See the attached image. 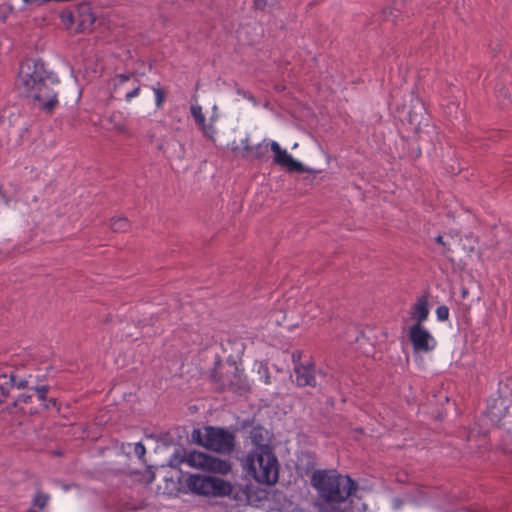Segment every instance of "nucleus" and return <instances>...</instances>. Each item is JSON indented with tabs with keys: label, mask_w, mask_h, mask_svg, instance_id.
I'll list each match as a JSON object with an SVG mask.
<instances>
[{
	"label": "nucleus",
	"mask_w": 512,
	"mask_h": 512,
	"mask_svg": "<svg viewBox=\"0 0 512 512\" xmlns=\"http://www.w3.org/2000/svg\"><path fill=\"white\" fill-rule=\"evenodd\" d=\"M57 76L46 69L40 59H26L20 65L16 85L21 93L37 101L46 111H52L58 104L53 86L58 84Z\"/></svg>",
	"instance_id": "obj_1"
},
{
	"label": "nucleus",
	"mask_w": 512,
	"mask_h": 512,
	"mask_svg": "<svg viewBox=\"0 0 512 512\" xmlns=\"http://www.w3.org/2000/svg\"><path fill=\"white\" fill-rule=\"evenodd\" d=\"M311 483L317 491L318 500L329 512H345L342 505L352 502L358 489V484L352 478L335 470L315 471Z\"/></svg>",
	"instance_id": "obj_2"
},
{
	"label": "nucleus",
	"mask_w": 512,
	"mask_h": 512,
	"mask_svg": "<svg viewBox=\"0 0 512 512\" xmlns=\"http://www.w3.org/2000/svg\"><path fill=\"white\" fill-rule=\"evenodd\" d=\"M32 376L28 377L20 376L18 373L0 374V404L8 396L10 389H25L23 392L17 395L14 405L19 407L23 413L33 414L38 411L37 408H26L25 405L28 403L38 402V406L43 409H49L51 406L56 407L55 399H48V386H34Z\"/></svg>",
	"instance_id": "obj_3"
},
{
	"label": "nucleus",
	"mask_w": 512,
	"mask_h": 512,
	"mask_svg": "<svg viewBox=\"0 0 512 512\" xmlns=\"http://www.w3.org/2000/svg\"><path fill=\"white\" fill-rule=\"evenodd\" d=\"M244 468L261 484H275L279 477L278 460L270 446L253 448L244 459Z\"/></svg>",
	"instance_id": "obj_4"
},
{
	"label": "nucleus",
	"mask_w": 512,
	"mask_h": 512,
	"mask_svg": "<svg viewBox=\"0 0 512 512\" xmlns=\"http://www.w3.org/2000/svg\"><path fill=\"white\" fill-rule=\"evenodd\" d=\"M182 462H186L190 467L221 475H227L232 468L229 461L199 451H192L185 458H180L178 453H175L170 458L169 465L174 467Z\"/></svg>",
	"instance_id": "obj_5"
},
{
	"label": "nucleus",
	"mask_w": 512,
	"mask_h": 512,
	"mask_svg": "<svg viewBox=\"0 0 512 512\" xmlns=\"http://www.w3.org/2000/svg\"><path fill=\"white\" fill-rule=\"evenodd\" d=\"M190 492L201 496L224 497L232 492V485L218 477L191 474L185 480Z\"/></svg>",
	"instance_id": "obj_6"
},
{
	"label": "nucleus",
	"mask_w": 512,
	"mask_h": 512,
	"mask_svg": "<svg viewBox=\"0 0 512 512\" xmlns=\"http://www.w3.org/2000/svg\"><path fill=\"white\" fill-rule=\"evenodd\" d=\"M197 441L205 448L223 454H230L234 449V435L223 428L208 426L202 435L199 430L194 431Z\"/></svg>",
	"instance_id": "obj_7"
},
{
	"label": "nucleus",
	"mask_w": 512,
	"mask_h": 512,
	"mask_svg": "<svg viewBox=\"0 0 512 512\" xmlns=\"http://www.w3.org/2000/svg\"><path fill=\"white\" fill-rule=\"evenodd\" d=\"M408 337L415 353H427L436 349L438 342L424 325L413 324L409 327Z\"/></svg>",
	"instance_id": "obj_8"
},
{
	"label": "nucleus",
	"mask_w": 512,
	"mask_h": 512,
	"mask_svg": "<svg viewBox=\"0 0 512 512\" xmlns=\"http://www.w3.org/2000/svg\"><path fill=\"white\" fill-rule=\"evenodd\" d=\"M266 147H270L271 151L274 153V162L277 165L286 167L289 171L293 172L302 173L305 171L303 164L295 160L287 150L282 149L278 142L273 140L269 141L266 143Z\"/></svg>",
	"instance_id": "obj_9"
},
{
	"label": "nucleus",
	"mask_w": 512,
	"mask_h": 512,
	"mask_svg": "<svg viewBox=\"0 0 512 512\" xmlns=\"http://www.w3.org/2000/svg\"><path fill=\"white\" fill-rule=\"evenodd\" d=\"M512 404V399L499 395L496 398L488 400L486 415L493 424H500L508 414Z\"/></svg>",
	"instance_id": "obj_10"
},
{
	"label": "nucleus",
	"mask_w": 512,
	"mask_h": 512,
	"mask_svg": "<svg viewBox=\"0 0 512 512\" xmlns=\"http://www.w3.org/2000/svg\"><path fill=\"white\" fill-rule=\"evenodd\" d=\"M301 352L295 351L292 354V360L294 363V372L296 375V383L299 386H316V379L314 375L313 366L310 363L301 364Z\"/></svg>",
	"instance_id": "obj_11"
},
{
	"label": "nucleus",
	"mask_w": 512,
	"mask_h": 512,
	"mask_svg": "<svg viewBox=\"0 0 512 512\" xmlns=\"http://www.w3.org/2000/svg\"><path fill=\"white\" fill-rule=\"evenodd\" d=\"M181 479L182 473L180 470L165 475L163 478V493L168 496H178L180 493L186 492V485H183Z\"/></svg>",
	"instance_id": "obj_12"
},
{
	"label": "nucleus",
	"mask_w": 512,
	"mask_h": 512,
	"mask_svg": "<svg viewBox=\"0 0 512 512\" xmlns=\"http://www.w3.org/2000/svg\"><path fill=\"white\" fill-rule=\"evenodd\" d=\"M411 318L415 321L414 324L423 325L429 317V305L426 296L418 297L413 304L410 312Z\"/></svg>",
	"instance_id": "obj_13"
},
{
	"label": "nucleus",
	"mask_w": 512,
	"mask_h": 512,
	"mask_svg": "<svg viewBox=\"0 0 512 512\" xmlns=\"http://www.w3.org/2000/svg\"><path fill=\"white\" fill-rule=\"evenodd\" d=\"M133 74H118L112 79L113 92L115 94L123 93L125 95L126 90L131 88L133 80H135Z\"/></svg>",
	"instance_id": "obj_14"
},
{
	"label": "nucleus",
	"mask_w": 512,
	"mask_h": 512,
	"mask_svg": "<svg viewBox=\"0 0 512 512\" xmlns=\"http://www.w3.org/2000/svg\"><path fill=\"white\" fill-rule=\"evenodd\" d=\"M264 434H267V431L262 428H253L250 437L251 441L254 444V448H259L260 446H269L267 443H265L266 438L264 437Z\"/></svg>",
	"instance_id": "obj_15"
},
{
	"label": "nucleus",
	"mask_w": 512,
	"mask_h": 512,
	"mask_svg": "<svg viewBox=\"0 0 512 512\" xmlns=\"http://www.w3.org/2000/svg\"><path fill=\"white\" fill-rule=\"evenodd\" d=\"M127 453H134V455L142 462H145L144 457L146 454V448L141 442L128 444L127 445Z\"/></svg>",
	"instance_id": "obj_16"
},
{
	"label": "nucleus",
	"mask_w": 512,
	"mask_h": 512,
	"mask_svg": "<svg viewBox=\"0 0 512 512\" xmlns=\"http://www.w3.org/2000/svg\"><path fill=\"white\" fill-rule=\"evenodd\" d=\"M191 115L195 120L197 126H204L206 122L205 115L202 111V107L199 104H192L190 107Z\"/></svg>",
	"instance_id": "obj_17"
},
{
	"label": "nucleus",
	"mask_w": 512,
	"mask_h": 512,
	"mask_svg": "<svg viewBox=\"0 0 512 512\" xmlns=\"http://www.w3.org/2000/svg\"><path fill=\"white\" fill-rule=\"evenodd\" d=\"M269 141L263 140L261 143L255 145V146H245V150L250 152L255 158H262L264 156V153L268 147H266V143Z\"/></svg>",
	"instance_id": "obj_18"
},
{
	"label": "nucleus",
	"mask_w": 512,
	"mask_h": 512,
	"mask_svg": "<svg viewBox=\"0 0 512 512\" xmlns=\"http://www.w3.org/2000/svg\"><path fill=\"white\" fill-rule=\"evenodd\" d=\"M110 225L111 229L115 232H124L129 228V222L124 217L112 218Z\"/></svg>",
	"instance_id": "obj_19"
},
{
	"label": "nucleus",
	"mask_w": 512,
	"mask_h": 512,
	"mask_svg": "<svg viewBox=\"0 0 512 512\" xmlns=\"http://www.w3.org/2000/svg\"><path fill=\"white\" fill-rule=\"evenodd\" d=\"M140 89H141V86H140V83L138 81L137 78H135V80H133V83L131 84V88L129 90H126L125 92V100L127 102H131L135 97H137L140 93Z\"/></svg>",
	"instance_id": "obj_20"
},
{
	"label": "nucleus",
	"mask_w": 512,
	"mask_h": 512,
	"mask_svg": "<svg viewBox=\"0 0 512 512\" xmlns=\"http://www.w3.org/2000/svg\"><path fill=\"white\" fill-rule=\"evenodd\" d=\"M152 90L155 98V106L157 108H162L166 99L165 92L160 87H153Z\"/></svg>",
	"instance_id": "obj_21"
},
{
	"label": "nucleus",
	"mask_w": 512,
	"mask_h": 512,
	"mask_svg": "<svg viewBox=\"0 0 512 512\" xmlns=\"http://www.w3.org/2000/svg\"><path fill=\"white\" fill-rule=\"evenodd\" d=\"M258 373L260 374V381L264 384L268 385L271 383L270 374L268 366L264 363H261L258 368Z\"/></svg>",
	"instance_id": "obj_22"
},
{
	"label": "nucleus",
	"mask_w": 512,
	"mask_h": 512,
	"mask_svg": "<svg viewBox=\"0 0 512 512\" xmlns=\"http://www.w3.org/2000/svg\"><path fill=\"white\" fill-rule=\"evenodd\" d=\"M435 313L438 321L443 322L449 318V308L445 305L438 306Z\"/></svg>",
	"instance_id": "obj_23"
},
{
	"label": "nucleus",
	"mask_w": 512,
	"mask_h": 512,
	"mask_svg": "<svg viewBox=\"0 0 512 512\" xmlns=\"http://www.w3.org/2000/svg\"><path fill=\"white\" fill-rule=\"evenodd\" d=\"M49 500V496L43 493H38L34 499V505L43 509Z\"/></svg>",
	"instance_id": "obj_24"
},
{
	"label": "nucleus",
	"mask_w": 512,
	"mask_h": 512,
	"mask_svg": "<svg viewBox=\"0 0 512 512\" xmlns=\"http://www.w3.org/2000/svg\"><path fill=\"white\" fill-rule=\"evenodd\" d=\"M198 127L202 130L203 134L207 138H209L211 140L214 139L215 129H214V127L212 125H207L206 122H205L204 126H198Z\"/></svg>",
	"instance_id": "obj_25"
},
{
	"label": "nucleus",
	"mask_w": 512,
	"mask_h": 512,
	"mask_svg": "<svg viewBox=\"0 0 512 512\" xmlns=\"http://www.w3.org/2000/svg\"><path fill=\"white\" fill-rule=\"evenodd\" d=\"M435 240L438 244L443 246V252L451 251L450 245L446 241H444L443 236L439 235L436 237Z\"/></svg>",
	"instance_id": "obj_26"
},
{
	"label": "nucleus",
	"mask_w": 512,
	"mask_h": 512,
	"mask_svg": "<svg viewBox=\"0 0 512 512\" xmlns=\"http://www.w3.org/2000/svg\"><path fill=\"white\" fill-rule=\"evenodd\" d=\"M117 130L121 133H125L126 132V128L124 127V125H120L117 127Z\"/></svg>",
	"instance_id": "obj_27"
}]
</instances>
